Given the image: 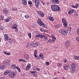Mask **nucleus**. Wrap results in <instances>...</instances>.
<instances>
[{"label":"nucleus","mask_w":79,"mask_h":79,"mask_svg":"<svg viewBox=\"0 0 79 79\" xmlns=\"http://www.w3.org/2000/svg\"><path fill=\"white\" fill-rule=\"evenodd\" d=\"M51 9L54 11H60V7L56 5H54L52 6Z\"/></svg>","instance_id":"f257e3e1"},{"label":"nucleus","mask_w":79,"mask_h":79,"mask_svg":"<svg viewBox=\"0 0 79 79\" xmlns=\"http://www.w3.org/2000/svg\"><path fill=\"white\" fill-rule=\"evenodd\" d=\"M10 78H14L16 76V73L14 71L11 72L9 74Z\"/></svg>","instance_id":"f03ea898"},{"label":"nucleus","mask_w":79,"mask_h":79,"mask_svg":"<svg viewBox=\"0 0 79 79\" xmlns=\"http://www.w3.org/2000/svg\"><path fill=\"white\" fill-rule=\"evenodd\" d=\"M62 21L64 24V27H67V26H68V22L66 21V20L65 19L63 18L62 19Z\"/></svg>","instance_id":"7ed1b4c3"},{"label":"nucleus","mask_w":79,"mask_h":79,"mask_svg":"<svg viewBox=\"0 0 79 79\" xmlns=\"http://www.w3.org/2000/svg\"><path fill=\"white\" fill-rule=\"evenodd\" d=\"M37 13L39 16L40 17H42L43 18H44V17L45 16L44 13L40 11H38Z\"/></svg>","instance_id":"20e7f679"},{"label":"nucleus","mask_w":79,"mask_h":79,"mask_svg":"<svg viewBox=\"0 0 79 79\" xmlns=\"http://www.w3.org/2000/svg\"><path fill=\"white\" fill-rule=\"evenodd\" d=\"M60 32H61V34L62 35H66L67 34H68V31L66 30L62 29L60 30Z\"/></svg>","instance_id":"39448f33"},{"label":"nucleus","mask_w":79,"mask_h":79,"mask_svg":"<svg viewBox=\"0 0 79 79\" xmlns=\"http://www.w3.org/2000/svg\"><path fill=\"white\" fill-rule=\"evenodd\" d=\"M38 25L39 26H42V27L44 28H47V25L44 23V22H43L42 21H41Z\"/></svg>","instance_id":"423d86ee"},{"label":"nucleus","mask_w":79,"mask_h":79,"mask_svg":"<svg viewBox=\"0 0 79 79\" xmlns=\"http://www.w3.org/2000/svg\"><path fill=\"white\" fill-rule=\"evenodd\" d=\"M3 64H4V65L2 66H3L4 68H5V66H8V64H9V62H8V60H4L3 61Z\"/></svg>","instance_id":"0eeeda50"},{"label":"nucleus","mask_w":79,"mask_h":79,"mask_svg":"<svg viewBox=\"0 0 79 79\" xmlns=\"http://www.w3.org/2000/svg\"><path fill=\"white\" fill-rule=\"evenodd\" d=\"M55 40H56V38L53 36L52 37V40L51 39H49L48 40V42H50V43H52L53 42H54Z\"/></svg>","instance_id":"6e6552de"},{"label":"nucleus","mask_w":79,"mask_h":79,"mask_svg":"<svg viewBox=\"0 0 79 79\" xmlns=\"http://www.w3.org/2000/svg\"><path fill=\"white\" fill-rule=\"evenodd\" d=\"M52 2L54 4H58L60 3V1L59 0H52Z\"/></svg>","instance_id":"1a4fd4ad"},{"label":"nucleus","mask_w":79,"mask_h":79,"mask_svg":"<svg viewBox=\"0 0 79 79\" xmlns=\"http://www.w3.org/2000/svg\"><path fill=\"white\" fill-rule=\"evenodd\" d=\"M3 11L4 14L6 15H7L8 14V11L7 10V9L6 8H4L3 9Z\"/></svg>","instance_id":"9d476101"},{"label":"nucleus","mask_w":79,"mask_h":79,"mask_svg":"<svg viewBox=\"0 0 79 79\" xmlns=\"http://www.w3.org/2000/svg\"><path fill=\"white\" fill-rule=\"evenodd\" d=\"M11 72V70H6L4 73V76H6L7 74H8L9 73H10Z\"/></svg>","instance_id":"9b49d317"},{"label":"nucleus","mask_w":79,"mask_h":79,"mask_svg":"<svg viewBox=\"0 0 79 79\" xmlns=\"http://www.w3.org/2000/svg\"><path fill=\"white\" fill-rule=\"evenodd\" d=\"M35 5L36 6V8H38L39 7V6L38 5L40 4V1H39L37 0L36 2H35Z\"/></svg>","instance_id":"f8f14e48"},{"label":"nucleus","mask_w":79,"mask_h":79,"mask_svg":"<svg viewBox=\"0 0 79 79\" xmlns=\"http://www.w3.org/2000/svg\"><path fill=\"white\" fill-rule=\"evenodd\" d=\"M76 63H73L71 65V68L76 69Z\"/></svg>","instance_id":"ddd939ff"},{"label":"nucleus","mask_w":79,"mask_h":79,"mask_svg":"<svg viewBox=\"0 0 79 79\" xmlns=\"http://www.w3.org/2000/svg\"><path fill=\"white\" fill-rule=\"evenodd\" d=\"M24 58L27 60H29V56L27 54H25L24 55Z\"/></svg>","instance_id":"4468645a"},{"label":"nucleus","mask_w":79,"mask_h":79,"mask_svg":"<svg viewBox=\"0 0 79 79\" xmlns=\"http://www.w3.org/2000/svg\"><path fill=\"white\" fill-rule=\"evenodd\" d=\"M74 10L71 9L68 11V14L69 15H71L73 13H74Z\"/></svg>","instance_id":"2eb2a0df"},{"label":"nucleus","mask_w":79,"mask_h":79,"mask_svg":"<svg viewBox=\"0 0 79 79\" xmlns=\"http://www.w3.org/2000/svg\"><path fill=\"white\" fill-rule=\"evenodd\" d=\"M39 45V43H38V44L35 43H33V47H38Z\"/></svg>","instance_id":"dca6fc26"},{"label":"nucleus","mask_w":79,"mask_h":79,"mask_svg":"<svg viewBox=\"0 0 79 79\" xmlns=\"http://www.w3.org/2000/svg\"><path fill=\"white\" fill-rule=\"evenodd\" d=\"M72 6L73 8H77L79 7V4H77L75 5L74 6V5H72Z\"/></svg>","instance_id":"f3484780"},{"label":"nucleus","mask_w":79,"mask_h":79,"mask_svg":"<svg viewBox=\"0 0 79 79\" xmlns=\"http://www.w3.org/2000/svg\"><path fill=\"white\" fill-rule=\"evenodd\" d=\"M4 38L6 39V40H8L9 39V37H8V35L7 34L4 35Z\"/></svg>","instance_id":"a211bd4d"},{"label":"nucleus","mask_w":79,"mask_h":79,"mask_svg":"<svg viewBox=\"0 0 79 79\" xmlns=\"http://www.w3.org/2000/svg\"><path fill=\"white\" fill-rule=\"evenodd\" d=\"M31 64H28L27 65V67L26 68V70H29V69H30V68H31Z\"/></svg>","instance_id":"6ab92c4d"},{"label":"nucleus","mask_w":79,"mask_h":79,"mask_svg":"<svg viewBox=\"0 0 79 79\" xmlns=\"http://www.w3.org/2000/svg\"><path fill=\"white\" fill-rule=\"evenodd\" d=\"M64 70L67 71V70H68V69H69V67L68 66L65 65L64 66Z\"/></svg>","instance_id":"aec40b11"},{"label":"nucleus","mask_w":79,"mask_h":79,"mask_svg":"<svg viewBox=\"0 0 79 79\" xmlns=\"http://www.w3.org/2000/svg\"><path fill=\"white\" fill-rule=\"evenodd\" d=\"M23 3L24 5H27V0H22Z\"/></svg>","instance_id":"412c9836"},{"label":"nucleus","mask_w":79,"mask_h":79,"mask_svg":"<svg viewBox=\"0 0 79 79\" xmlns=\"http://www.w3.org/2000/svg\"><path fill=\"white\" fill-rule=\"evenodd\" d=\"M48 19H49L50 21H54V19H53V18L52 17L49 16L48 17Z\"/></svg>","instance_id":"4be33fe9"},{"label":"nucleus","mask_w":79,"mask_h":79,"mask_svg":"<svg viewBox=\"0 0 79 79\" xmlns=\"http://www.w3.org/2000/svg\"><path fill=\"white\" fill-rule=\"evenodd\" d=\"M39 56L42 58L43 60H44V55L42 53H40L39 55Z\"/></svg>","instance_id":"5701e85b"},{"label":"nucleus","mask_w":79,"mask_h":79,"mask_svg":"<svg viewBox=\"0 0 79 79\" xmlns=\"http://www.w3.org/2000/svg\"><path fill=\"white\" fill-rule=\"evenodd\" d=\"M75 69H73V68H71L70 69V72L72 73H73L74 72V71H75Z\"/></svg>","instance_id":"b1692460"},{"label":"nucleus","mask_w":79,"mask_h":79,"mask_svg":"<svg viewBox=\"0 0 79 79\" xmlns=\"http://www.w3.org/2000/svg\"><path fill=\"white\" fill-rule=\"evenodd\" d=\"M44 35H38V37H40V38H41V39H43V37L44 38Z\"/></svg>","instance_id":"393cba45"},{"label":"nucleus","mask_w":79,"mask_h":79,"mask_svg":"<svg viewBox=\"0 0 79 79\" xmlns=\"http://www.w3.org/2000/svg\"><path fill=\"white\" fill-rule=\"evenodd\" d=\"M65 45H66V48H68L69 47V46L70 44H69L68 43H65Z\"/></svg>","instance_id":"a878e982"},{"label":"nucleus","mask_w":79,"mask_h":79,"mask_svg":"<svg viewBox=\"0 0 79 79\" xmlns=\"http://www.w3.org/2000/svg\"><path fill=\"white\" fill-rule=\"evenodd\" d=\"M44 40L45 41H46L48 40V38L47 36L45 35H44Z\"/></svg>","instance_id":"bb28decb"},{"label":"nucleus","mask_w":79,"mask_h":79,"mask_svg":"<svg viewBox=\"0 0 79 79\" xmlns=\"http://www.w3.org/2000/svg\"><path fill=\"white\" fill-rule=\"evenodd\" d=\"M10 20H11V19L10 17H8L7 19H6L5 21L6 22H9V21H10Z\"/></svg>","instance_id":"cd10ccee"},{"label":"nucleus","mask_w":79,"mask_h":79,"mask_svg":"<svg viewBox=\"0 0 79 79\" xmlns=\"http://www.w3.org/2000/svg\"><path fill=\"white\" fill-rule=\"evenodd\" d=\"M15 67H16V64H12L11 66V68H12V69H15Z\"/></svg>","instance_id":"c85d7f7f"},{"label":"nucleus","mask_w":79,"mask_h":79,"mask_svg":"<svg viewBox=\"0 0 79 79\" xmlns=\"http://www.w3.org/2000/svg\"><path fill=\"white\" fill-rule=\"evenodd\" d=\"M34 53L35 57H36V58H37V50H35Z\"/></svg>","instance_id":"c756f323"},{"label":"nucleus","mask_w":79,"mask_h":79,"mask_svg":"<svg viewBox=\"0 0 79 79\" xmlns=\"http://www.w3.org/2000/svg\"><path fill=\"white\" fill-rule=\"evenodd\" d=\"M41 19H40L38 18L37 20V23L38 24H39V23L41 22Z\"/></svg>","instance_id":"7c9ffc66"},{"label":"nucleus","mask_w":79,"mask_h":79,"mask_svg":"<svg viewBox=\"0 0 79 79\" xmlns=\"http://www.w3.org/2000/svg\"><path fill=\"white\" fill-rule=\"evenodd\" d=\"M13 27H12V29H16L17 25L16 24H14V25H13Z\"/></svg>","instance_id":"2f4dec72"},{"label":"nucleus","mask_w":79,"mask_h":79,"mask_svg":"<svg viewBox=\"0 0 79 79\" xmlns=\"http://www.w3.org/2000/svg\"><path fill=\"white\" fill-rule=\"evenodd\" d=\"M75 59L76 60H79V56H76L75 57Z\"/></svg>","instance_id":"473e14b6"},{"label":"nucleus","mask_w":79,"mask_h":79,"mask_svg":"<svg viewBox=\"0 0 79 79\" xmlns=\"http://www.w3.org/2000/svg\"><path fill=\"white\" fill-rule=\"evenodd\" d=\"M15 68L16 69H17L18 71H19V72H21V69H20L18 67H16Z\"/></svg>","instance_id":"72a5a7b5"},{"label":"nucleus","mask_w":79,"mask_h":79,"mask_svg":"<svg viewBox=\"0 0 79 79\" xmlns=\"http://www.w3.org/2000/svg\"><path fill=\"white\" fill-rule=\"evenodd\" d=\"M4 66H2L1 65H0V69H4Z\"/></svg>","instance_id":"f704fd0d"},{"label":"nucleus","mask_w":79,"mask_h":79,"mask_svg":"<svg viewBox=\"0 0 79 79\" xmlns=\"http://www.w3.org/2000/svg\"><path fill=\"white\" fill-rule=\"evenodd\" d=\"M4 19L3 16H1L0 17V20H3Z\"/></svg>","instance_id":"c9c22d12"},{"label":"nucleus","mask_w":79,"mask_h":79,"mask_svg":"<svg viewBox=\"0 0 79 79\" xmlns=\"http://www.w3.org/2000/svg\"><path fill=\"white\" fill-rule=\"evenodd\" d=\"M28 35L30 39H31V33H29Z\"/></svg>","instance_id":"e433bc0d"},{"label":"nucleus","mask_w":79,"mask_h":79,"mask_svg":"<svg viewBox=\"0 0 79 79\" xmlns=\"http://www.w3.org/2000/svg\"><path fill=\"white\" fill-rule=\"evenodd\" d=\"M25 17L26 19H28L29 18V16H28L27 15H25Z\"/></svg>","instance_id":"4c0bfd02"},{"label":"nucleus","mask_w":79,"mask_h":79,"mask_svg":"<svg viewBox=\"0 0 79 79\" xmlns=\"http://www.w3.org/2000/svg\"><path fill=\"white\" fill-rule=\"evenodd\" d=\"M57 65L58 67H60L61 64L60 63H58L57 64Z\"/></svg>","instance_id":"58836bf2"},{"label":"nucleus","mask_w":79,"mask_h":79,"mask_svg":"<svg viewBox=\"0 0 79 79\" xmlns=\"http://www.w3.org/2000/svg\"><path fill=\"white\" fill-rule=\"evenodd\" d=\"M46 65H47V66H48V65H49L50 64V62H47L45 63Z\"/></svg>","instance_id":"ea45409f"},{"label":"nucleus","mask_w":79,"mask_h":79,"mask_svg":"<svg viewBox=\"0 0 79 79\" xmlns=\"http://www.w3.org/2000/svg\"><path fill=\"white\" fill-rule=\"evenodd\" d=\"M28 4H29L30 5H31L32 4V2H31V1H30L28 2Z\"/></svg>","instance_id":"a19ab883"},{"label":"nucleus","mask_w":79,"mask_h":79,"mask_svg":"<svg viewBox=\"0 0 79 79\" xmlns=\"http://www.w3.org/2000/svg\"><path fill=\"white\" fill-rule=\"evenodd\" d=\"M66 43H68V44H70V40H67L66 41Z\"/></svg>","instance_id":"79ce46f5"},{"label":"nucleus","mask_w":79,"mask_h":79,"mask_svg":"<svg viewBox=\"0 0 79 79\" xmlns=\"http://www.w3.org/2000/svg\"><path fill=\"white\" fill-rule=\"evenodd\" d=\"M12 11H16V8L13 7L12 9Z\"/></svg>","instance_id":"37998d69"},{"label":"nucleus","mask_w":79,"mask_h":79,"mask_svg":"<svg viewBox=\"0 0 79 79\" xmlns=\"http://www.w3.org/2000/svg\"><path fill=\"white\" fill-rule=\"evenodd\" d=\"M9 42H10V43H11V42H12V39H9Z\"/></svg>","instance_id":"c03bdc74"},{"label":"nucleus","mask_w":79,"mask_h":79,"mask_svg":"<svg viewBox=\"0 0 79 79\" xmlns=\"http://www.w3.org/2000/svg\"><path fill=\"white\" fill-rule=\"evenodd\" d=\"M76 40H77V41H79V37H77L76 38Z\"/></svg>","instance_id":"a18cd8bd"},{"label":"nucleus","mask_w":79,"mask_h":79,"mask_svg":"<svg viewBox=\"0 0 79 79\" xmlns=\"http://www.w3.org/2000/svg\"><path fill=\"white\" fill-rule=\"evenodd\" d=\"M34 43H31L30 45L31 47H33V45Z\"/></svg>","instance_id":"49530a36"},{"label":"nucleus","mask_w":79,"mask_h":79,"mask_svg":"<svg viewBox=\"0 0 79 79\" xmlns=\"http://www.w3.org/2000/svg\"><path fill=\"white\" fill-rule=\"evenodd\" d=\"M40 30L41 31V32H44L45 31V30L44 29H40Z\"/></svg>","instance_id":"de8ad7c7"},{"label":"nucleus","mask_w":79,"mask_h":79,"mask_svg":"<svg viewBox=\"0 0 79 79\" xmlns=\"http://www.w3.org/2000/svg\"><path fill=\"white\" fill-rule=\"evenodd\" d=\"M63 62H64V63H66V62H67V61L66 60L64 59L63 60Z\"/></svg>","instance_id":"09e8293b"},{"label":"nucleus","mask_w":79,"mask_h":79,"mask_svg":"<svg viewBox=\"0 0 79 79\" xmlns=\"http://www.w3.org/2000/svg\"><path fill=\"white\" fill-rule=\"evenodd\" d=\"M6 55H11V54L10 53L7 52V54H6Z\"/></svg>","instance_id":"8fccbe9b"},{"label":"nucleus","mask_w":79,"mask_h":79,"mask_svg":"<svg viewBox=\"0 0 79 79\" xmlns=\"http://www.w3.org/2000/svg\"><path fill=\"white\" fill-rule=\"evenodd\" d=\"M33 74H35L36 73H37V72L35 71H33L32 72Z\"/></svg>","instance_id":"3c124183"},{"label":"nucleus","mask_w":79,"mask_h":79,"mask_svg":"<svg viewBox=\"0 0 79 79\" xmlns=\"http://www.w3.org/2000/svg\"><path fill=\"white\" fill-rule=\"evenodd\" d=\"M34 76L35 77H37V76H38V74H36L34 75Z\"/></svg>","instance_id":"603ef678"},{"label":"nucleus","mask_w":79,"mask_h":79,"mask_svg":"<svg viewBox=\"0 0 79 79\" xmlns=\"http://www.w3.org/2000/svg\"><path fill=\"white\" fill-rule=\"evenodd\" d=\"M22 61H23V62H26V60H23V59H22Z\"/></svg>","instance_id":"864d4df0"},{"label":"nucleus","mask_w":79,"mask_h":79,"mask_svg":"<svg viewBox=\"0 0 79 79\" xmlns=\"http://www.w3.org/2000/svg\"><path fill=\"white\" fill-rule=\"evenodd\" d=\"M60 26H61V25L59 24L57 25H56L55 26H56L57 27H60Z\"/></svg>","instance_id":"5fc2aeb1"},{"label":"nucleus","mask_w":79,"mask_h":79,"mask_svg":"<svg viewBox=\"0 0 79 79\" xmlns=\"http://www.w3.org/2000/svg\"><path fill=\"white\" fill-rule=\"evenodd\" d=\"M0 79H6V78L5 77H2Z\"/></svg>","instance_id":"6e6d98bb"},{"label":"nucleus","mask_w":79,"mask_h":79,"mask_svg":"<svg viewBox=\"0 0 79 79\" xmlns=\"http://www.w3.org/2000/svg\"><path fill=\"white\" fill-rule=\"evenodd\" d=\"M71 30H72L71 27H70V28L69 29V31H71Z\"/></svg>","instance_id":"4d7b16f0"},{"label":"nucleus","mask_w":79,"mask_h":79,"mask_svg":"<svg viewBox=\"0 0 79 79\" xmlns=\"http://www.w3.org/2000/svg\"><path fill=\"white\" fill-rule=\"evenodd\" d=\"M22 60H23V59H19V61H22Z\"/></svg>","instance_id":"13d9d810"},{"label":"nucleus","mask_w":79,"mask_h":79,"mask_svg":"<svg viewBox=\"0 0 79 79\" xmlns=\"http://www.w3.org/2000/svg\"><path fill=\"white\" fill-rule=\"evenodd\" d=\"M36 70L37 71H40V69L37 68L36 69Z\"/></svg>","instance_id":"bf43d9fd"},{"label":"nucleus","mask_w":79,"mask_h":79,"mask_svg":"<svg viewBox=\"0 0 79 79\" xmlns=\"http://www.w3.org/2000/svg\"><path fill=\"white\" fill-rule=\"evenodd\" d=\"M4 54H6V55L7 53H6V51H4Z\"/></svg>","instance_id":"052dcab7"},{"label":"nucleus","mask_w":79,"mask_h":79,"mask_svg":"<svg viewBox=\"0 0 79 79\" xmlns=\"http://www.w3.org/2000/svg\"><path fill=\"white\" fill-rule=\"evenodd\" d=\"M37 0H34V3H35V2H37Z\"/></svg>","instance_id":"680f3d73"},{"label":"nucleus","mask_w":79,"mask_h":79,"mask_svg":"<svg viewBox=\"0 0 79 79\" xmlns=\"http://www.w3.org/2000/svg\"><path fill=\"white\" fill-rule=\"evenodd\" d=\"M29 45H27L26 46V47L27 48H28L29 47Z\"/></svg>","instance_id":"e2e57ef3"},{"label":"nucleus","mask_w":79,"mask_h":79,"mask_svg":"<svg viewBox=\"0 0 79 79\" xmlns=\"http://www.w3.org/2000/svg\"><path fill=\"white\" fill-rule=\"evenodd\" d=\"M42 3L43 4V5H45V2H43Z\"/></svg>","instance_id":"0e129e2a"},{"label":"nucleus","mask_w":79,"mask_h":79,"mask_svg":"<svg viewBox=\"0 0 79 79\" xmlns=\"http://www.w3.org/2000/svg\"><path fill=\"white\" fill-rule=\"evenodd\" d=\"M13 42H14V43H16V41L14 40L13 41Z\"/></svg>","instance_id":"69168bd1"},{"label":"nucleus","mask_w":79,"mask_h":79,"mask_svg":"<svg viewBox=\"0 0 79 79\" xmlns=\"http://www.w3.org/2000/svg\"><path fill=\"white\" fill-rule=\"evenodd\" d=\"M75 16H78V15H77V14H75Z\"/></svg>","instance_id":"338daca9"},{"label":"nucleus","mask_w":79,"mask_h":79,"mask_svg":"<svg viewBox=\"0 0 79 79\" xmlns=\"http://www.w3.org/2000/svg\"><path fill=\"white\" fill-rule=\"evenodd\" d=\"M54 79H58V78H56V77H55L54 78Z\"/></svg>","instance_id":"774afa93"}]
</instances>
